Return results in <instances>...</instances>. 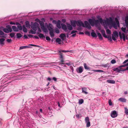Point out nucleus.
<instances>
[{
    "instance_id": "f257e3e1",
    "label": "nucleus",
    "mask_w": 128,
    "mask_h": 128,
    "mask_svg": "<svg viewBox=\"0 0 128 128\" xmlns=\"http://www.w3.org/2000/svg\"><path fill=\"white\" fill-rule=\"evenodd\" d=\"M88 21L92 26H94V25H97L99 24V22H100L99 19V20H96L94 18L89 19L88 20Z\"/></svg>"
},
{
    "instance_id": "f03ea898",
    "label": "nucleus",
    "mask_w": 128,
    "mask_h": 128,
    "mask_svg": "<svg viewBox=\"0 0 128 128\" xmlns=\"http://www.w3.org/2000/svg\"><path fill=\"white\" fill-rule=\"evenodd\" d=\"M100 22V23L102 24L103 23H108L109 22L111 23H112V18L110 17L109 18H107L106 20H103L102 18H99Z\"/></svg>"
},
{
    "instance_id": "7ed1b4c3",
    "label": "nucleus",
    "mask_w": 128,
    "mask_h": 128,
    "mask_svg": "<svg viewBox=\"0 0 128 128\" xmlns=\"http://www.w3.org/2000/svg\"><path fill=\"white\" fill-rule=\"evenodd\" d=\"M115 20L116 23L115 22L113 23H112V25L115 29H116L118 28V26H119V22L116 18H115Z\"/></svg>"
},
{
    "instance_id": "20e7f679",
    "label": "nucleus",
    "mask_w": 128,
    "mask_h": 128,
    "mask_svg": "<svg viewBox=\"0 0 128 128\" xmlns=\"http://www.w3.org/2000/svg\"><path fill=\"white\" fill-rule=\"evenodd\" d=\"M38 26V24L36 22H35L32 25L31 27L33 30L36 31Z\"/></svg>"
},
{
    "instance_id": "39448f33",
    "label": "nucleus",
    "mask_w": 128,
    "mask_h": 128,
    "mask_svg": "<svg viewBox=\"0 0 128 128\" xmlns=\"http://www.w3.org/2000/svg\"><path fill=\"white\" fill-rule=\"evenodd\" d=\"M118 115L117 112L115 110L112 111L110 113V116L113 118L116 117Z\"/></svg>"
},
{
    "instance_id": "423d86ee",
    "label": "nucleus",
    "mask_w": 128,
    "mask_h": 128,
    "mask_svg": "<svg viewBox=\"0 0 128 128\" xmlns=\"http://www.w3.org/2000/svg\"><path fill=\"white\" fill-rule=\"evenodd\" d=\"M86 123V127H88L90 126V121L89 118L88 117H86L85 119Z\"/></svg>"
},
{
    "instance_id": "0eeeda50",
    "label": "nucleus",
    "mask_w": 128,
    "mask_h": 128,
    "mask_svg": "<svg viewBox=\"0 0 128 128\" xmlns=\"http://www.w3.org/2000/svg\"><path fill=\"white\" fill-rule=\"evenodd\" d=\"M119 34L121 39L123 38L124 41H125L126 40V36L125 34L123 33L122 34L120 32H119Z\"/></svg>"
},
{
    "instance_id": "6e6552de",
    "label": "nucleus",
    "mask_w": 128,
    "mask_h": 128,
    "mask_svg": "<svg viewBox=\"0 0 128 128\" xmlns=\"http://www.w3.org/2000/svg\"><path fill=\"white\" fill-rule=\"evenodd\" d=\"M84 27L88 29H90L91 27L90 25L89 24L87 21H85L84 22Z\"/></svg>"
},
{
    "instance_id": "1a4fd4ad",
    "label": "nucleus",
    "mask_w": 128,
    "mask_h": 128,
    "mask_svg": "<svg viewBox=\"0 0 128 128\" xmlns=\"http://www.w3.org/2000/svg\"><path fill=\"white\" fill-rule=\"evenodd\" d=\"M76 71L79 73H81L83 70V68L82 66H80L76 69Z\"/></svg>"
},
{
    "instance_id": "9d476101",
    "label": "nucleus",
    "mask_w": 128,
    "mask_h": 128,
    "mask_svg": "<svg viewBox=\"0 0 128 128\" xmlns=\"http://www.w3.org/2000/svg\"><path fill=\"white\" fill-rule=\"evenodd\" d=\"M77 25L79 26H82L84 27V24L80 20H78L77 21Z\"/></svg>"
},
{
    "instance_id": "9b49d317",
    "label": "nucleus",
    "mask_w": 128,
    "mask_h": 128,
    "mask_svg": "<svg viewBox=\"0 0 128 128\" xmlns=\"http://www.w3.org/2000/svg\"><path fill=\"white\" fill-rule=\"evenodd\" d=\"M62 27V29L64 30L65 32H67V26L66 25L63 24H61Z\"/></svg>"
},
{
    "instance_id": "f8f14e48",
    "label": "nucleus",
    "mask_w": 128,
    "mask_h": 128,
    "mask_svg": "<svg viewBox=\"0 0 128 128\" xmlns=\"http://www.w3.org/2000/svg\"><path fill=\"white\" fill-rule=\"evenodd\" d=\"M77 21L75 20H72L71 22V25L74 27L76 26V24H77Z\"/></svg>"
},
{
    "instance_id": "ddd939ff",
    "label": "nucleus",
    "mask_w": 128,
    "mask_h": 128,
    "mask_svg": "<svg viewBox=\"0 0 128 128\" xmlns=\"http://www.w3.org/2000/svg\"><path fill=\"white\" fill-rule=\"evenodd\" d=\"M48 25L49 26H48V28L49 32L53 30V28L52 27V24L49 23L48 24Z\"/></svg>"
},
{
    "instance_id": "4468645a",
    "label": "nucleus",
    "mask_w": 128,
    "mask_h": 128,
    "mask_svg": "<svg viewBox=\"0 0 128 128\" xmlns=\"http://www.w3.org/2000/svg\"><path fill=\"white\" fill-rule=\"evenodd\" d=\"M82 92L86 94H87L88 93L86 92L87 90V88H82Z\"/></svg>"
},
{
    "instance_id": "2eb2a0df",
    "label": "nucleus",
    "mask_w": 128,
    "mask_h": 128,
    "mask_svg": "<svg viewBox=\"0 0 128 128\" xmlns=\"http://www.w3.org/2000/svg\"><path fill=\"white\" fill-rule=\"evenodd\" d=\"M61 22L60 20H58L57 21L56 24V26L58 28H61V25H60Z\"/></svg>"
},
{
    "instance_id": "dca6fc26",
    "label": "nucleus",
    "mask_w": 128,
    "mask_h": 128,
    "mask_svg": "<svg viewBox=\"0 0 128 128\" xmlns=\"http://www.w3.org/2000/svg\"><path fill=\"white\" fill-rule=\"evenodd\" d=\"M41 28L42 31L45 32H48V30L47 28H46L44 26L41 27Z\"/></svg>"
},
{
    "instance_id": "f3484780",
    "label": "nucleus",
    "mask_w": 128,
    "mask_h": 128,
    "mask_svg": "<svg viewBox=\"0 0 128 128\" xmlns=\"http://www.w3.org/2000/svg\"><path fill=\"white\" fill-rule=\"evenodd\" d=\"M120 68H119V67L118 68H115L114 69V71H115L117 72H119L120 71H122V70H121Z\"/></svg>"
},
{
    "instance_id": "a211bd4d",
    "label": "nucleus",
    "mask_w": 128,
    "mask_h": 128,
    "mask_svg": "<svg viewBox=\"0 0 128 128\" xmlns=\"http://www.w3.org/2000/svg\"><path fill=\"white\" fill-rule=\"evenodd\" d=\"M12 28L14 32H17L18 31V28L15 26H12Z\"/></svg>"
},
{
    "instance_id": "6ab92c4d",
    "label": "nucleus",
    "mask_w": 128,
    "mask_h": 128,
    "mask_svg": "<svg viewBox=\"0 0 128 128\" xmlns=\"http://www.w3.org/2000/svg\"><path fill=\"white\" fill-rule=\"evenodd\" d=\"M58 53H59V57L60 58V59L64 58L62 53H61V51H60V50H59Z\"/></svg>"
},
{
    "instance_id": "aec40b11",
    "label": "nucleus",
    "mask_w": 128,
    "mask_h": 128,
    "mask_svg": "<svg viewBox=\"0 0 128 128\" xmlns=\"http://www.w3.org/2000/svg\"><path fill=\"white\" fill-rule=\"evenodd\" d=\"M107 82L109 83L112 84H114L115 83V81L110 80H107Z\"/></svg>"
},
{
    "instance_id": "412c9836",
    "label": "nucleus",
    "mask_w": 128,
    "mask_h": 128,
    "mask_svg": "<svg viewBox=\"0 0 128 128\" xmlns=\"http://www.w3.org/2000/svg\"><path fill=\"white\" fill-rule=\"evenodd\" d=\"M67 27L68 30H71L72 29V27L70 24H67Z\"/></svg>"
},
{
    "instance_id": "4be33fe9",
    "label": "nucleus",
    "mask_w": 128,
    "mask_h": 128,
    "mask_svg": "<svg viewBox=\"0 0 128 128\" xmlns=\"http://www.w3.org/2000/svg\"><path fill=\"white\" fill-rule=\"evenodd\" d=\"M25 25L26 27L27 28H30V23L28 21H26V22Z\"/></svg>"
},
{
    "instance_id": "5701e85b",
    "label": "nucleus",
    "mask_w": 128,
    "mask_h": 128,
    "mask_svg": "<svg viewBox=\"0 0 128 128\" xmlns=\"http://www.w3.org/2000/svg\"><path fill=\"white\" fill-rule=\"evenodd\" d=\"M5 39L3 38H1L0 39V44L1 45H3L4 44V41Z\"/></svg>"
},
{
    "instance_id": "b1692460",
    "label": "nucleus",
    "mask_w": 128,
    "mask_h": 128,
    "mask_svg": "<svg viewBox=\"0 0 128 128\" xmlns=\"http://www.w3.org/2000/svg\"><path fill=\"white\" fill-rule=\"evenodd\" d=\"M22 27L23 31L24 32H28V30L27 28H26L25 25H23Z\"/></svg>"
},
{
    "instance_id": "393cba45",
    "label": "nucleus",
    "mask_w": 128,
    "mask_h": 128,
    "mask_svg": "<svg viewBox=\"0 0 128 128\" xmlns=\"http://www.w3.org/2000/svg\"><path fill=\"white\" fill-rule=\"evenodd\" d=\"M6 28L9 32H11L12 31V30L10 26L9 25L7 26Z\"/></svg>"
},
{
    "instance_id": "a878e982",
    "label": "nucleus",
    "mask_w": 128,
    "mask_h": 128,
    "mask_svg": "<svg viewBox=\"0 0 128 128\" xmlns=\"http://www.w3.org/2000/svg\"><path fill=\"white\" fill-rule=\"evenodd\" d=\"M118 100L122 102H126V100L124 98H120L118 99Z\"/></svg>"
},
{
    "instance_id": "bb28decb",
    "label": "nucleus",
    "mask_w": 128,
    "mask_h": 128,
    "mask_svg": "<svg viewBox=\"0 0 128 128\" xmlns=\"http://www.w3.org/2000/svg\"><path fill=\"white\" fill-rule=\"evenodd\" d=\"M113 34H114L113 35L115 36L116 37H118V34L117 32L114 31L113 32Z\"/></svg>"
},
{
    "instance_id": "cd10ccee",
    "label": "nucleus",
    "mask_w": 128,
    "mask_h": 128,
    "mask_svg": "<svg viewBox=\"0 0 128 128\" xmlns=\"http://www.w3.org/2000/svg\"><path fill=\"white\" fill-rule=\"evenodd\" d=\"M49 34L51 37H53L54 36L53 30L49 32Z\"/></svg>"
},
{
    "instance_id": "c85d7f7f",
    "label": "nucleus",
    "mask_w": 128,
    "mask_h": 128,
    "mask_svg": "<svg viewBox=\"0 0 128 128\" xmlns=\"http://www.w3.org/2000/svg\"><path fill=\"white\" fill-rule=\"evenodd\" d=\"M38 36L40 38H45V36L44 35L42 34H40L38 35Z\"/></svg>"
},
{
    "instance_id": "c756f323",
    "label": "nucleus",
    "mask_w": 128,
    "mask_h": 128,
    "mask_svg": "<svg viewBox=\"0 0 128 128\" xmlns=\"http://www.w3.org/2000/svg\"><path fill=\"white\" fill-rule=\"evenodd\" d=\"M125 21L126 26H128V16L126 18Z\"/></svg>"
},
{
    "instance_id": "7c9ffc66",
    "label": "nucleus",
    "mask_w": 128,
    "mask_h": 128,
    "mask_svg": "<svg viewBox=\"0 0 128 128\" xmlns=\"http://www.w3.org/2000/svg\"><path fill=\"white\" fill-rule=\"evenodd\" d=\"M91 35L92 36L94 37H97L96 34L94 32H91Z\"/></svg>"
},
{
    "instance_id": "2f4dec72",
    "label": "nucleus",
    "mask_w": 128,
    "mask_h": 128,
    "mask_svg": "<svg viewBox=\"0 0 128 128\" xmlns=\"http://www.w3.org/2000/svg\"><path fill=\"white\" fill-rule=\"evenodd\" d=\"M97 34L100 39L101 40L102 39V37L100 33L99 32L97 33Z\"/></svg>"
},
{
    "instance_id": "473e14b6",
    "label": "nucleus",
    "mask_w": 128,
    "mask_h": 128,
    "mask_svg": "<svg viewBox=\"0 0 128 128\" xmlns=\"http://www.w3.org/2000/svg\"><path fill=\"white\" fill-rule=\"evenodd\" d=\"M66 37V35L64 34H60V37L62 40H63L64 38Z\"/></svg>"
},
{
    "instance_id": "72a5a7b5",
    "label": "nucleus",
    "mask_w": 128,
    "mask_h": 128,
    "mask_svg": "<svg viewBox=\"0 0 128 128\" xmlns=\"http://www.w3.org/2000/svg\"><path fill=\"white\" fill-rule=\"evenodd\" d=\"M107 78L106 76L103 77V76H102L99 79H100V80H106Z\"/></svg>"
},
{
    "instance_id": "f704fd0d",
    "label": "nucleus",
    "mask_w": 128,
    "mask_h": 128,
    "mask_svg": "<svg viewBox=\"0 0 128 128\" xmlns=\"http://www.w3.org/2000/svg\"><path fill=\"white\" fill-rule=\"evenodd\" d=\"M18 28V31L19 30H22V26L20 24L19 25H18L17 26Z\"/></svg>"
},
{
    "instance_id": "c9c22d12",
    "label": "nucleus",
    "mask_w": 128,
    "mask_h": 128,
    "mask_svg": "<svg viewBox=\"0 0 128 128\" xmlns=\"http://www.w3.org/2000/svg\"><path fill=\"white\" fill-rule=\"evenodd\" d=\"M84 67L85 69L87 70H88L90 69V68L89 67H88L86 65V64L84 63Z\"/></svg>"
},
{
    "instance_id": "e433bc0d",
    "label": "nucleus",
    "mask_w": 128,
    "mask_h": 128,
    "mask_svg": "<svg viewBox=\"0 0 128 128\" xmlns=\"http://www.w3.org/2000/svg\"><path fill=\"white\" fill-rule=\"evenodd\" d=\"M126 28H125L122 27L121 28L122 30L125 33H127V31L126 30Z\"/></svg>"
},
{
    "instance_id": "4c0bfd02",
    "label": "nucleus",
    "mask_w": 128,
    "mask_h": 128,
    "mask_svg": "<svg viewBox=\"0 0 128 128\" xmlns=\"http://www.w3.org/2000/svg\"><path fill=\"white\" fill-rule=\"evenodd\" d=\"M61 40L59 38H57L56 40V42H58L59 44H61Z\"/></svg>"
},
{
    "instance_id": "58836bf2",
    "label": "nucleus",
    "mask_w": 128,
    "mask_h": 128,
    "mask_svg": "<svg viewBox=\"0 0 128 128\" xmlns=\"http://www.w3.org/2000/svg\"><path fill=\"white\" fill-rule=\"evenodd\" d=\"M17 38H20L22 36V35L20 33H17L16 34Z\"/></svg>"
},
{
    "instance_id": "ea45409f",
    "label": "nucleus",
    "mask_w": 128,
    "mask_h": 128,
    "mask_svg": "<svg viewBox=\"0 0 128 128\" xmlns=\"http://www.w3.org/2000/svg\"><path fill=\"white\" fill-rule=\"evenodd\" d=\"M3 30L4 32H5L6 33H8L9 32V31H8V29H7L6 28H4L3 29Z\"/></svg>"
},
{
    "instance_id": "a19ab883",
    "label": "nucleus",
    "mask_w": 128,
    "mask_h": 128,
    "mask_svg": "<svg viewBox=\"0 0 128 128\" xmlns=\"http://www.w3.org/2000/svg\"><path fill=\"white\" fill-rule=\"evenodd\" d=\"M106 33L107 34H111L110 31L108 29H107L106 30Z\"/></svg>"
},
{
    "instance_id": "79ce46f5",
    "label": "nucleus",
    "mask_w": 128,
    "mask_h": 128,
    "mask_svg": "<svg viewBox=\"0 0 128 128\" xmlns=\"http://www.w3.org/2000/svg\"><path fill=\"white\" fill-rule=\"evenodd\" d=\"M125 113L127 115H128V110L126 108H125Z\"/></svg>"
},
{
    "instance_id": "37998d69",
    "label": "nucleus",
    "mask_w": 128,
    "mask_h": 128,
    "mask_svg": "<svg viewBox=\"0 0 128 128\" xmlns=\"http://www.w3.org/2000/svg\"><path fill=\"white\" fill-rule=\"evenodd\" d=\"M84 102V100L83 99H81L79 100V104H82Z\"/></svg>"
},
{
    "instance_id": "c03bdc74",
    "label": "nucleus",
    "mask_w": 128,
    "mask_h": 128,
    "mask_svg": "<svg viewBox=\"0 0 128 128\" xmlns=\"http://www.w3.org/2000/svg\"><path fill=\"white\" fill-rule=\"evenodd\" d=\"M39 23L40 26H41V27H43V26H44V24L43 22H39Z\"/></svg>"
},
{
    "instance_id": "a18cd8bd",
    "label": "nucleus",
    "mask_w": 128,
    "mask_h": 128,
    "mask_svg": "<svg viewBox=\"0 0 128 128\" xmlns=\"http://www.w3.org/2000/svg\"><path fill=\"white\" fill-rule=\"evenodd\" d=\"M110 62L112 64H113L115 63L116 62V61L114 59H113L111 60Z\"/></svg>"
},
{
    "instance_id": "49530a36",
    "label": "nucleus",
    "mask_w": 128,
    "mask_h": 128,
    "mask_svg": "<svg viewBox=\"0 0 128 128\" xmlns=\"http://www.w3.org/2000/svg\"><path fill=\"white\" fill-rule=\"evenodd\" d=\"M93 71L95 72H102L103 71L101 70H94Z\"/></svg>"
},
{
    "instance_id": "de8ad7c7",
    "label": "nucleus",
    "mask_w": 128,
    "mask_h": 128,
    "mask_svg": "<svg viewBox=\"0 0 128 128\" xmlns=\"http://www.w3.org/2000/svg\"><path fill=\"white\" fill-rule=\"evenodd\" d=\"M15 34L14 33H11L10 34V36L11 38H13Z\"/></svg>"
},
{
    "instance_id": "09e8293b",
    "label": "nucleus",
    "mask_w": 128,
    "mask_h": 128,
    "mask_svg": "<svg viewBox=\"0 0 128 128\" xmlns=\"http://www.w3.org/2000/svg\"><path fill=\"white\" fill-rule=\"evenodd\" d=\"M108 104L110 106H112V104L111 100H108Z\"/></svg>"
},
{
    "instance_id": "8fccbe9b",
    "label": "nucleus",
    "mask_w": 128,
    "mask_h": 128,
    "mask_svg": "<svg viewBox=\"0 0 128 128\" xmlns=\"http://www.w3.org/2000/svg\"><path fill=\"white\" fill-rule=\"evenodd\" d=\"M60 51H61V52H70V51L68 50H60Z\"/></svg>"
},
{
    "instance_id": "3c124183",
    "label": "nucleus",
    "mask_w": 128,
    "mask_h": 128,
    "mask_svg": "<svg viewBox=\"0 0 128 128\" xmlns=\"http://www.w3.org/2000/svg\"><path fill=\"white\" fill-rule=\"evenodd\" d=\"M112 38L115 41L116 40V37H115V36H114L112 34Z\"/></svg>"
},
{
    "instance_id": "603ef678",
    "label": "nucleus",
    "mask_w": 128,
    "mask_h": 128,
    "mask_svg": "<svg viewBox=\"0 0 128 128\" xmlns=\"http://www.w3.org/2000/svg\"><path fill=\"white\" fill-rule=\"evenodd\" d=\"M36 31L34 30V31L32 30H30V32L32 34H35L36 33Z\"/></svg>"
},
{
    "instance_id": "864d4df0",
    "label": "nucleus",
    "mask_w": 128,
    "mask_h": 128,
    "mask_svg": "<svg viewBox=\"0 0 128 128\" xmlns=\"http://www.w3.org/2000/svg\"><path fill=\"white\" fill-rule=\"evenodd\" d=\"M64 58L63 59H60V62H62L60 64H64L63 63L64 62Z\"/></svg>"
},
{
    "instance_id": "5fc2aeb1",
    "label": "nucleus",
    "mask_w": 128,
    "mask_h": 128,
    "mask_svg": "<svg viewBox=\"0 0 128 128\" xmlns=\"http://www.w3.org/2000/svg\"><path fill=\"white\" fill-rule=\"evenodd\" d=\"M126 64L122 65H121L119 66V68H121V67H124L126 66Z\"/></svg>"
},
{
    "instance_id": "6e6d98bb",
    "label": "nucleus",
    "mask_w": 128,
    "mask_h": 128,
    "mask_svg": "<svg viewBox=\"0 0 128 128\" xmlns=\"http://www.w3.org/2000/svg\"><path fill=\"white\" fill-rule=\"evenodd\" d=\"M77 32V31L75 30H72L71 33V34H73Z\"/></svg>"
},
{
    "instance_id": "4d7b16f0",
    "label": "nucleus",
    "mask_w": 128,
    "mask_h": 128,
    "mask_svg": "<svg viewBox=\"0 0 128 128\" xmlns=\"http://www.w3.org/2000/svg\"><path fill=\"white\" fill-rule=\"evenodd\" d=\"M102 35L104 34L105 33V31L104 30H102L101 31Z\"/></svg>"
},
{
    "instance_id": "13d9d810",
    "label": "nucleus",
    "mask_w": 128,
    "mask_h": 128,
    "mask_svg": "<svg viewBox=\"0 0 128 128\" xmlns=\"http://www.w3.org/2000/svg\"><path fill=\"white\" fill-rule=\"evenodd\" d=\"M46 39L48 41H49L50 40V38L48 36H46Z\"/></svg>"
},
{
    "instance_id": "bf43d9fd",
    "label": "nucleus",
    "mask_w": 128,
    "mask_h": 128,
    "mask_svg": "<svg viewBox=\"0 0 128 128\" xmlns=\"http://www.w3.org/2000/svg\"><path fill=\"white\" fill-rule=\"evenodd\" d=\"M29 46H36V47H39V46H37V45H34V44H30L29 45Z\"/></svg>"
},
{
    "instance_id": "052dcab7",
    "label": "nucleus",
    "mask_w": 128,
    "mask_h": 128,
    "mask_svg": "<svg viewBox=\"0 0 128 128\" xmlns=\"http://www.w3.org/2000/svg\"><path fill=\"white\" fill-rule=\"evenodd\" d=\"M38 32H42V30H41L40 28L38 27Z\"/></svg>"
},
{
    "instance_id": "680f3d73",
    "label": "nucleus",
    "mask_w": 128,
    "mask_h": 128,
    "mask_svg": "<svg viewBox=\"0 0 128 128\" xmlns=\"http://www.w3.org/2000/svg\"><path fill=\"white\" fill-rule=\"evenodd\" d=\"M55 32L57 34H58L60 33V31L58 29H56Z\"/></svg>"
},
{
    "instance_id": "e2e57ef3",
    "label": "nucleus",
    "mask_w": 128,
    "mask_h": 128,
    "mask_svg": "<svg viewBox=\"0 0 128 128\" xmlns=\"http://www.w3.org/2000/svg\"><path fill=\"white\" fill-rule=\"evenodd\" d=\"M6 41L8 42H11L12 40L10 39H7Z\"/></svg>"
},
{
    "instance_id": "0e129e2a",
    "label": "nucleus",
    "mask_w": 128,
    "mask_h": 128,
    "mask_svg": "<svg viewBox=\"0 0 128 128\" xmlns=\"http://www.w3.org/2000/svg\"><path fill=\"white\" fill-rule=\"evenodd\" d=\"M26 48H25V47H24V46H20V50H22L23 49Z\"/></svg>"
},
{
    "instance_id": "69168bd1",
    "label": "nucleus",
    "mask_w": 128,
    "mask_h": 128,
    "mask_svg": "<svg viewBox=\"0 0 128 128\" xmlns=\"http://www.w3.org/2000/svg\"><path fill=\"white\" fill-rule=\"evenodd\" d=\"M4 34V32L1 30H0V35H2Z\"/></svg>"
},
{
    "instance_id": "338daca9",
    "label": "nucleus",
    "mask_w": 128,
    "mask_h": 128,
    "mask_svg": "<svg viewBox=\"0 0 128 128\" xmlns=\"http://www.w3.org/2000/svg\"><path fill=\"white\" fill-rule=\"evenodd\" d=\"M102 36L105 38H108V37L106 36V34H103L102 35Z\"/></svg>"
},
{
    "instance_id": "774afa93",
    "label": "nucleus",
    "mask_w": 128,
    "mask_h": 128,
    "mask_svg": "<svg viewBox=\"0 0 128 128\" xmlns=\"http://www.w3.org/2000/svg\"><path fill=\"white\" fill-rule=\"evenodd\" d=\"M102 36L105 38H108V37L106 36V34H103L102 35Z\"/></svg>"
}]
</instances>
